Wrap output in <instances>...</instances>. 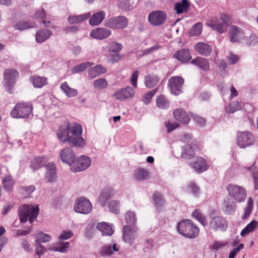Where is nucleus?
<instances>
[{"label":"nucleus","instance_id":"1","mask_svg":"<svg viewBox=\"0 0 258 258\" xmlns=\"http://www.w3.org/2000/svg\"><path fill=\"white\" fill-rule=\"evenodd\" d=\"M82 128L77 123L67 122L66 125L59 126L57 136L62 143H68L71 146L82 148L85 145V141L81 137Z\"/></svg>","mask_w":258,"mask_h":258},{"label":"nucleus","instance_id":"2","mask_svg":"<svg viewBox=\"0 0 258 258\" xmlns=\"http://www.w3.org/2000/svg\"><path fill=\"white\" fill-rule=\"evenodd\" d=\"M230 19L229 15L222 14L219 17H212L208 19L206 25L219 33H223L227 31Z\"/></svg>","mask_w":258,"mask_h":258},{"label":"nucleus","instance_id":"3","mask_svg":"<svg viewBox=\"0 0 258 258\" xmlns=\"http://www.w3.org/2000/svg\"><path fill=\"white\" fill-rule=\"evenodd\" d=\"M176 229L178 232L188 238H194L199 234V229L190 220H182L178 223Z\"/></svg>","mask_w":258,"mask_h":258},{"label":"nucleus","instance_id":"4","mask_svg":"<svg viewBox=\"0 0 258 258\" xmlns=\"http://www.w3.org/2000/svg\"><path fill=\"white\" fill-rule=\"evenodd\" d=\"M18 213L21 223H25L28 220L32 224L37 219L39 214V207L37 205H23L20 207Z\"/></svg>","mask_w":258,"mask_h":258},{"label":"nucleus","instance_id":"5","mask_svg":"<svg viewBox=\"0 0 258 258\" xmlns=\"http://www.w3.org/2000/svg\"><path fill=\"white\" fill-rule=\"evenodd\" d=\"M33 107L31 103H19L14 107L11 112L13 118H25L28 117L32 113Z\"/></svg>","mask_w":258,"mask_h":258},{"label":"nucleus","instance_id":"6","mask_svg":"<svg viewBox=\"0 0 258 258\" xmlns=\"http://www.w3.org/2000/svg\"><path fill=\"white\" fill-rule=\"evenodd\" d=\"M18 77V72L13 69H8L4 71V86L9 93H12V89Z\"/></svg>","mask_w":258,"mask_h":258},{"label":"nucleus","instance_id":"7","mask_svg":"<svg viewBox=\"0 0 258 258\" xmlns=\"http://www.w3.org/2000/svg\"><path fill=\"white\" fill-rule=\"evenodd\" d=\"M128 20L123 16L112 17L105 21V26L111 29H123L128 25Z\"/></svg>","mask_w":258,"mask_h":258},{"label":"nucleus","instance_id":"8","mask_svg":"<svg viewBox=\"0 0 258 258\" xmlns=\"http://www.w3.org/2000/svg\"><path fill=\"white\" fill-rule=\"evenodd\" d=\"M227 190L229 195L238 202H243L246 198V191L242 186L230 184L227 185Z\"/></svg>","mask_w":258,"mask_h":258},{"label":"nucleus","instance_id":"9","mask_svg":"<svg viewBox=\"0 0 258 258\" xmlns=\"http://www.w3.org/2000/svg\"><path fill=\"white\" fill-rule=\"evenodd\" d=\"M183 83L184 80L181 77L174 76L169 79L167 85L172 94L178 95L182 93Z\"/></svg>","mask_w":258,"mask_h":258},{"label":"nucleus","instance_id":"10","mask_svg":"<svg viewBox=\"0 0 258 258\" xmlns=\"http://www.w3.org/2000/svg\"><path fill=\"white\" fill-rule=\"evenodd\" d=\"M92 210V206L89 200L85 197L78 199L74 205V210L76 212L88 214Z\"/></svg>","mask_w":258,"mask_h":258},{"label":"nucleus","instance_id":"11","mask_svg":"<svg viewBox=\"0 0 258 258\" xmlns=\"http://www.w3.org/2000/svg\"><path fill=\"white\" fill-rule=\"evenodd\" d=\"M122 238L125 243H133L138 236V228L135 225H124L122 228Z\"/></svg>","mask_w":258,"mask_h":258},{"label":"nucleus","instance_id":"12","mask_svg":"<svg viewBox=\"0 0 258 258\" xmlns=\"http://www.w3.org/2000/svg\"><path fill=\"white\" fill-rule=\"evenodd\" d=\"M253 141V137L250 132H238L237 134V144L241 148H245L250 146Z\"/></svg>","mask_w":258,"mask_h":258},{"label":"nucleus","instance_id":"13","mask_svg":"<svg viewBox=\"0 0 258 258\" xmlns=\"http://www.w3.org/2000/svg\"><path fill=\"white\" fill-rule=\"evenodd\" d=\"M228 227L226 219L220 216H216L212 218L210 222V229L214 231L218 230L225 231Z\"/></svg>","mask_w":258,"mask_h":258},{"label":"nucleus","instance_id":"14","mask_svg":"<svg viewBox=\"0 0 258 258\" xmlns=\"http://www.w3.org/2000/svg\"><path fill=\"white\" fill-rule=\"evenodd\" d=\"M230 41L231 42L243 43L245 34L241 28L236 26H232L229 30Z\"/></svg>","mask_w":258,"mask_h":258},{"label":"nucleus","instance_id":"15","mask_svg":"<svg viewBox=\"0 0 258 258\" xmlns=\"http://www.w3.org/2000/svg\"><path fill=\"white\" fill-rule=\"evenodd\" d=\"M166 19V14L163 11H155L150 13L148 16L149 22L153 26L162 25Z\"/></svg>","mask_w":258,"mask_h":258},{"label":"nucleus","instance_id":"16","mask_svg":"<svg viewBox=\"0 0 258 258\" xmlns=\"http://www.w3.org/2000/svg\"><path fill=\"white\" fill-rule=\"evenodd\" d=\"M91 163V158L83 155L77 159L73 167V171L76 172L84 171L90 166Z\"/></svg>","mask_w":258,"mask_h":258},{"label":"nucleus","instance_id":"17","mask_svg":"<svg viewBox=\"0 0 258 258\" xmlns=\"http://www.w3.org/2000/svg\"><path fill=\"white\" fill-rule=\"evenodd\" d=\"M60 157L62 162L71 166L76 159V155L71 148L68 147L61 151Z\"/></svg>","mask_w":258,"mask_h":258},{"label":"nucleus","instance_id":"18","mask_svg":"<svg viewBox=\"0 0 258 258\" xmlns=\"http://www.w3.org/2000/svg\"><path fill=\"white\" fill-rule=\"evenodd\" d=\"M190 164L198 173H201L209 168V166L206 160L201 157H197Z\"/></svg>","mask_w":258,"mask_h":258},{"label":"nucleus","instance_id":"19","mask_svg":"<svg viewBox=\"0 0 258 258\" xmlns=\"http://www.w3.org/2000/svg\"><path fill=\"white\" fill-rule=\"evenodd\" d=\"M222 210L226 215L233 214L236 209V203L229 197H225L222 205Z\"/></svg>","mask_w":258,"mask_h":258},{"label":"nucleus","instance_id":"20","mask_svg":"<svg viewBox=\"0 0 258 258\" xmlns=\"http://www.w3.org/2000/svg\"><path fill=\"white\" fill-rule=\"evenodd\" d=\"M135 93L134 89L130 86H127L116 91L113 95L117 100H124L127 98L132 97Z\"/></svg>","mask_w":258,"mask_h":258},{"label":"nucleus","instance_id":"21","mask_svg":"<svg viewBox=\"0 0 258 258\" xmlns=\"http://www.w3.org/2000/svg\"><path fill=\"white\" fill-rule=\"evenodd\" d=\"M111 34V31L105 28H97L93 29L90 34L91 37L99 40L108 37Z\"/></svg>","mask_w":258,"mask_h":258},{"label":"nucleus","instance_id":"22","mask_svg":"<svg viewBox=\"0 0 258 258\" xmlns=\"http://www.w3.org/2000/svg\"><path fill=\"white\" fill-rule=\"evenodd\" d=\"M195 50L200 54L205 56H209L212 51V46L204 42H198L194 46Z\"/></svg>","mask_w":258,"mask_h":258},{"label":"nucleus","instance_id":"23","mask_svg":"<svg viewBox=\"0 0 258 258\" xmlns=\"http://www.w3.org/2000/svg\"><path fill=\"white\" fill-rule=\"evenodd\" d=\"M114 195V192L111 188H104L100 193L99 202L102 207L107 205L109 200Z\"/></svg>","mask_w":258,"mask_h":258},{"label":"nucleus","instance_id":"24","mask_svg":"<svg viewBox=\"0 0 258 258\" xmlns=\"http://www.w3.org/2000/svg\"><path fill=\"white\" fill-rule=\"evenodd\" d=\"M46 172L45 178L47 182L54 181L56 179V168L53 162L48 163L45 165Z\"/></svg>","mask_w":258,"mask_h":258},{"label":"nucleus","instance_id":"25","mask_svg":"<svg viewBox=\"0 0 258 258\" xmlns=\"http://www.w3.org/2000/svg\"><path fill=\"white\" fill-rule=\"evenodd\" d=\"M53 34L51 30L42 29L37 31L35 34V40L37 43H41L47 40Z\"/></svg>","mask_w":258,"mask_h":258},{"label":"nucleus","instance_id":"26","mask_svg":"<svg viewBox=\"0 0 258 258\" xmlns=\"http://www.w3.org/2000/svg\"><path fill=\"white\" fill-rule=\"evenodd\" d=\"M190 63L205 72L208 71L210 69L209 60L201 56H198L192 59Z\"/></svg>","mask_w":258,"mask_h":258},{"label":"nucleus","instance_id":"27","mask_svg":"<svg viewBox=\"0 0 258 258\" xmlns=\"http://www.w3.org/2000/svg\"><path fill=\"white\" fill-rule=\"evenodd\" d=\"M174 118L178 121L187 124L189 121V117L186 112L182 108H177L173 112Z\"/></svg>","mask_w":258,"mask_h":258},{"label":"nucleus","instance_id":"28","mask_svg":"<svg viewBox=\"0 0 258 258\" xmlns=\"http://www.w3.org/2000/svg\"><path fill=\"white\" fill-rule=\"evenodd\" d=\"M37 26L38 25L36 23L26 20L19 21L13 25L15 30H19L20 31L25 30L29 28H36Z\"/></svg>","mask_w":258,"mask_h":258},{"label":"nucleus","instance_id":"29","mask_svg":"<svg viewBox=\"0 0 258 258\" xmlns=\"http://www.w3.org/2000/svg\"><path fill=\"white\" fill-rule=\"evenodd\" d=\"M174 57L182 62H187L191 58V56L188 49H182L174 53Z\"/></svg>","mask_w":258,"mask_h":258},{"label":"nucleus","instance_id":"30","mask_svg":"<svg viewBox=\"0 0 258 258\" xmlns=\"http://www.w3.org/2000/svg\"><path fill=\"white\" fill-rule=\"evenodd\" d=\"M105 13L103 11H100L95 14L89 19V24L92 26L99 25L105 18Z\"/></svg>","mask_w":258,"mask_h":258},{"label":"nucleus","instance_id":"31","mask_svg":"<svg viewBox=\"0 0 258 258\" xmlns=\"http://www.w3.org/2000/svg\"><path fill=\"white\" fill-rule=\"evenodd\" d=\"M160 81V78L156 75L151 74L145 77L144 83L148 88L156 86Z\"/></svg>","mask_w":258,"mask_h":258},{"label":"nucleus","instance_id":"32","mask_svg":"<svg viewBox=\"0 0 258 258\" xmlns=\"http://www.w3.org/2000/svg\"><path fill=\"white\" fill-rule=\"evenodd\" d=\"M2 184L5 190L10 192L13 190L15 181L11 175H7L3 178Z\"/></svg>","mask_w":258,"mask_h":258},{"label":"nucleus","instance_id":"33","mask_svg":"<svg viewBox=\"0 0 258 258\" xmlns=\"http://www.w3.org/2000/svg\"><path fill=\"white\" fill-rule=\"evenodd\" d=\"M195 154V149L190 145L186 144L182 148L181 157L185 159L192 158Z\"/></svg>","mask_w":258,"mask_h":258},{"label":"nucleus","instance_id":"34","mask_svg":"<svg viewBox=\"0 0 258 258\" xmlns=\"http://www.w3.org/2000/svg\"><path fill=\"white\" fill-rule=\"evenodd\" d=\"M119 248L117 246L116 244L114 243L112 246L109 245H107L103 246L100 251V254L101 256H108L111 255L113 253V251H118Z\"/></svg>","mask_w":258,"mask_h":258},{"label":"nucleus","instance_id":"35","mask_svg":"<svg viewBox=\"0 0 258 258\" xmlns=\"http://www.w3.org/2000/svg\"><path fill=\"white\" fill-rule=\"evenodd\" d=\"M157 106L161 109H167L170 106V102L163 95L158 96L156 99Z\"/></svg>","mask_w":258,"mask_h":258},{"label":"nucleus","instance_id":"36","mask_svg":"<svg viewBox=\"0 0 258 258\" xmlns=\"http://www.w3.org/2000/svg\"><path fill=\"white\" fill-rule=\"evenodd\" d=\"M192 217L198 220L202 225L206 226L208 224L207 217L199 209H196L192 213Z\"/></svg>","mask_w":258,"mask_h":258},{"label":"nucleus","instance_id":"37","mask_svg":"<svg viewBox=\"0 0 258 258\" xmlns=\"http://www.w3.org/2000/svg\"><path fill=\"white\" fill-rule=\"evenodd\" d=\"M91 15L90 12L78 16H71L68 18V22L71 24L79 23L88 19Z\"/></svg>","mask_w":258,"mask_h":258},{"label":"nucleus","instance_id":"38","mask_svg":"<svg viewBox=\"0 0 258 258\" xmlns=\"http://www.w3.org/2000/svg\"><path fill=\"white\" fill-rule=\"evenodd\" d=\"M96 227L100 231L102 235H111L113 233L112 227L105 222L98 223Z\"/></svg>","mask_w":258,"mask_h":258},{"label":"nucleus","instance_id":"39","mask_svg":"<svg viewBox=\"0 0 258 258\" xmlns=\"http://www.w3.org/2000/svg\"><path fill=\"white\" fill-rule=\"evenodd\" d=\"M153 200L156 209H161L165 203V201L161 192L156 191L153 196Z\"/></svg>","mask_w":258,"mask_h":258},{"label":"nucleus","instance_id":"40","mask_svg":"<svg viewBox=\"0 0 258 258\" xmlns=\"http://www.w3.org/2000/svg\"><path fill=\"white\" fill-rule=\"evenodd\" d=\"M46 163L44 157H37L31 161L30 167L34 170L43 167Z\"/></svg>","mask_w":258,"mask_h":258},{"label":"nucleus","instance_id":"41","mask_svg":"<svg viewBox=\"0 0 258 258\" xmlns=\"http://www.w3.org/2000/svg\"><path fill=\"white\" fill-rule=\"evenodd\" d=\"M189 7V3L187 0H182L181 2L175 4L174 10L177 14H180L186 11Z\"/></svg>","mask_w":258,"mask_h":258},{"label":"nucleus","instance_id":"42","mask_svg":"<svg viewBox=\"0 0 258 258\" xmlns=\"http://www.w3.org/2000/svg\"><path fill=\"white\" fill-rule=\"evenodd\" d=\"M60 89L69 97H75L78 94L77 90L70 88L66 82L61 84Z\"/></svg>","mask_w":258,"mask_h":258},{"label":"nucleus","instance_id":"43","mask_svg":"<svg viewBox=\"0 0 258 258\" xmlns=\"http://www.w3.org/2000/svg\"><path fill=\"white\" fill-rule=\"evenodd\" d=\"M258 226V222L252 220L241 231L240 235L243 237L247 234L254 231Z\"/></svg>","mask_w":258,"mask_h":258},{"label":"nucleus","instance_id":"44","mask_svg":"<svg viewBox=\"0 0 258 258\" xmlns=\"http://www.w3.org/2000/svg\"><path fill=\"white\" fill-rule=\"evenodd\" d=\"M133 0H119L118 8L124 11H130L133 8Z\"/></svg>","mask_w":258,"mask_h":258},{"label":"nucleus","instance_id":"45","mask_svg":"<svg viewBox=\"0 0 258 258\" xmlns=\"http://www.w3.org/2000/svg\"><path fill=\"white\" fill-rule=\"evenodd\" d=\"M93 64V63L87 61L82 63L79 65L75 66L72 69L71 73L72 74H75L83 72L91 67Z\"/></svg>","mask_w":258,"mask_h":258},{"label":"nucleus","instance_id":"46","mask_svg":"<svg viewBox=\"0 0 258 258\" xmlns=\"http://www.w3.org/2000/svg\"><path fill=\"white\" fill-rule=\"evenodd\" d=\"M253 209V200L251 197L248 199L247 205L244 208V212L242 216L243 220L246 219L250 215Z\"/></svg>","mask_w":258,"mask_h":258},{"label":"nucleus","instance_id":"47","mask_svg":"<svg viewBox=\"0 0 258 258\" xmlns=\"http://www.w3.org/2000/svg\"><path fill=\"white\" fill-rule=\"evenodd\" d=\"M149 176V171L144 168H138L135 174V178L137 180H143L147 179Z\"/></svg>","mask_w":258,"mask_h":258},{"label":"nucleus","instance_id":"48","mask_svg":"<svg viewBox=\"0 0 258 258\" xmlns=\"http://www.w3.org/2000/svg\"><path fill=\"white\" fill-rule=\"evenodd\" d=\"M122 48V45L116 41L111 42L107 47L108 51L114 53H118L121 50Z\"/></svg>","mask_w":258,"mask_h":258},{"label":"nucleus","instance_id":"49","mask_svg":"<svg viewBox=\"0 0 258 258\" xmlns=\"http://www.w3.org/2000/svg\"><path fill=\"white\" fill-rule=\"evenodd\" d=\"M51 236L48 234L40 232L36 235V240L35 241V244H39L41 243H45L50 241Z\"/></svg>","mask_w":258,"mask_h":258},{"label":"nucleus","instance_id":"50","mask_svg":"<svg viewBox=\"0 0 258 258\" xmlns=\"http://www.w3.org/2000/svg\"><path fill=\"white\" fill-rule=\"evenodd\" d=\"M242 105L238 101H233L225 108L226 111L229 113H233L237 110H240Z\"/></svg>","mask_w":258,"mask_h":258},{"label":"nucleus","instance_id":"51","mask_svg":"<svg viewBox=\"0 0 258 258\" xmlns=\"http://www.w3.org/2000/svg\"><path fill=\"white\" fill-rule=\"evenodd\" d=\"M70 243L69 242H59L56 244L52 248L54 251L65 252L69 248Z\"/></svg>","mask_w":258,"mask_h":258},{"label":"nucleus","instance_id":"52","mask_svg":"<svg viewBox=\"0 0 258 258\" xmlns=\"http://www.w3.org/2000/svg\"><path fill=\"white\" fill-rule=\"evenodd\" d=\"M125 220L126 223L128 224L135 225L137 222L136 215L135 212L128 211L125 214Z\"/></svg>","mask_w":258,"mask_h":258},{"label":"nucleus","instance_id":"53","mask_svg":"<svg viewBox=\"0 0 258 258\" xmlns=\"http://www.w3.org/2000/svg\"><path fill=\"white\" fill-rule=\"evenodd\" d=\"M258 42V37L254 34H252L250 36H246L243 43H245L249 46L255 45Z\"/></svg>","mask_w":258,"mask_h":258},{"label":"nucleus","instance_id":"54","mask_svg":"<svg viewBox=\"0 0 258 258\" xmlns=\"http://www.w3.org/2000/svg\"><path fill=\"white\" fill-rule=\"evenodd\" d=\"M93 86L98 90H102L106 88L108 86L106 80L104 78H99L93 82Z\"/></svg>","mask_w":258,"mask_h":258},{"label":"nucleus","instance_id":"55","mask_svg":"<svg viewBox=\"0 0 258 258\" xmlns=\"http://www.w3.org/2000/svg\"><path fill=\"white\" fill-rule=\"evenodd\" d=\"M32 81L35 87L41 88L46 84L47 80L44 77L35 76L32 77Z\"/></svg>","mask_w":258,"mask_h":258},{"label":"nucleus","instance_id":"56","mask_svg":"<svg viewBox=\"0 0 258 258\" xmlns=\"http://www.w3.org/2000/svg\"><path fill=\"white\" fill-rule=\"evenodd\" d=\"M119 205L120 202L119 201H111L108 204L109 210L115 214H119L120 213Z\"/></svg>","mask_w":258,"mask_h":258},{"label":"nucleus","instance_id":"57","mask_svg":"<svg viewBox=\"0 0 258 258\" xmlns=\"http://www.w3.org/2000/svg\"><path fill=\"white\" fill-rule=\"evenodd\" d=\"M202 24L198 22L195 24L189 31V35L194 36L201 34L202 31Z\"/></svg>","mask_w":258,"mask_h":258},{"label":"nucleus","instance_id":"58","mask_svg":"<svg viewBox=\"0 0 258 258\" xmlns=\"http://www.w3.org/2000/svg\"><path fill=\"white\" fill-rule=\"evenodd\" d=\"M158 90V88H156L152 91H150L145 94L142 98V101L145 104H149L152 97L154 96Z\"/></svg>","mask_w":258,"mask_h":258},{"label":"nucleus","instance_id":"59","mask_svg":"<svg viewBox=\"0 0 258 258\" xmlns=\"http://www.w3.org/2000/svg\"><path fill=\"white\" fill-rule=\"evenodd\" d=\"M228 63L230 64H234L239 60V57L238 55L235 54L231 52H229V55L227 57Z\"/></svg>","mask_w":258,"mask_h":258},{"label":"nucleus","instance_id":"60","mask_svg":"<svg viewBox=\"0 0 258 258\" xmlns=\"http://www.w3.org/2000/svg\"><path fill=\"white\" fill-rule=\"evenodd\" d=\"M74 235L73 232L71 230L63 231L59 236L60 240H64L71 238Z\"/></svg>","mask_w":258,"mask_h":258},{"label":"nucleus","instance_id":"61","mask_svg":"<svg viewBox=\"0 0 258 258\" xmlns=\"http://www.w3.org/2000/svg\"><path fill=\"white\" fill-rule=\"evenodd\" d=\"M244 248V244L240 243L237 247L234 248L229 254V258H234L240 250Z\"/></svg>","mask_w":258,"mask_h":258},{"label":"nucleus","instance_id":"62","mask_svg":"<svg viewBox=\"0 0 258 258\" xmlns=\"http://www.w3.org/2000/svg\"><path fill=\"white\" fill-rule=\"evenodd\" d=\"M46 251V249L45 247L39 244H35V252L36 254L38 255L40 257L42 255H43L44 252Z\"/></svg>","mask_w":258,"mask_h":258},{"label":"nucleus","instance_id":"63","mask_svg":"<svg viewBox=\"0 0 258 258\" xmlns=\"http://www.w3.org/2000/svg\"><path fill=\"white\" fill-rule=\"evenodd\" d=\"M188 187L190 189L191 192L194 195L197 196L200 194V188L194 182H190L188 186Z\"/></svg>","mask_w":258,"mask_h":258},{"label":"nucleus","instance_id":"64","mask_svg":"<svg viewBox=\"0 0 258 258\" xmlns=\"http://www.w3.org/2000/svg\"><path fill=\"white\" fill-rule=\"evenodd\" d=\"M46 17V13L43 8L38 9L34 15V18L35 19H43Z\"/></svg>","mask_w":258,"mask_h":258}]
</instances>
